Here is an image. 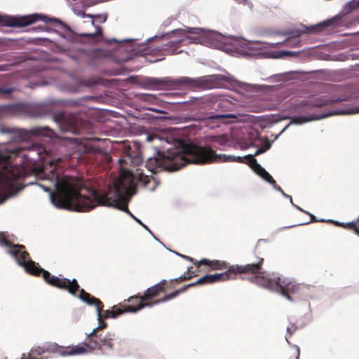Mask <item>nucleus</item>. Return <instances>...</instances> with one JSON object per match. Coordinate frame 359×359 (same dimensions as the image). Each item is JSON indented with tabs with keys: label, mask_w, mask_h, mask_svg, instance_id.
Listing matches in <instances>:
<instances>
[{
	"label": "nucleus",
	"mask_w": 359,
	"mask_h": 359,
	"mask_svg": "<svg viewBox=\"0 0 359 359\" xmlns=\"http://www.w3.org/2000/svg\"><path fill=\"white\" fill-rule=\"evenodd\" d=\"M55 177V191L50 192L52 203L57 208L73 210L77 212H87L97 205L114 207L130 217L133 213L128 208L127 202L122 203L126 196H131L136 193L137 183L147 187L150 177L145 175L139 169L135 173L129 170L122 169L120 177L114 184L113 193L109 191L101 194L98 191L83 188L73 179L64 177L60 179L57 175Z\"/></svg>",
	"instance_id": "1"
},
{
	"label": "nucleus",
	"mask_w": 359,
	"mask_h": 359,
	"mask_svg": "<svg viewBox=\"0 0 359 359\" xmlns=\"http://www.w3.org/2000/svg\"><path fill=\"white\" fill-rule=\"evenodd\" d=\"M226 161L224 156L217 154L209 146H197L180 141L179 147L168 149L166 151L158 149L156 155L147 161L146 167L156 173L177 170L188 163L205 164Z\"/></svg>",
	"instance_id": "2"
},
{
	"label": "nucleus",
	"mask_w": 359,
	"mask_h": 359,
	"mask_svg": "<svg viewBox=\"0 0 359 359\" xmlns=\"http://www.w3.org/2000/svg\"><path fill=\"white\" fill-rule=\"evenodd\" d=\"M0 245L7 248V252L13 256L17 263L22 266L28 273L36 276H42L44 281L49 285L62 290H67L69 294H75L79 288V283L76 279L69 280L63 277L53 276L50 273L41 268L39 264L35 263L29 257V254L26 251L22 245L13 244L4 232H0Z\"/></svg>",
	"instance_id": "3"
},
{
	"label": "nucleus",
	"mask_w": 359,
	"mask_h": 359,
	"mask_svg": "<svg viewBox=\"0 0 359 359\" xmlns=\"http://www.w3.org/2000/svg\"><path fill=\"white\" fill-rule=\"evenodd\" d=\"M20 151L21 149L18 148L0 152V187L4 192L9 195L15 194L24 188L19 181L26 177V170L24 168L13 165L11 160L12 156H18ZM7 198L4 194L0 193V204Z\"/></svg>",
	"instance_id": "4"
},
{
	"label": "nucleus",
	"mask_w": 359,
	"mask_h": 359,
	"mask_svg": "<svg viewBox=\"0 0 359 359\" xmlns=\"http://www.w3.org/2000/svg\"><path fill=\"white\" fill-rule=\"evenodd\" d=\"M264 258L257 257L256 260L244 265H231L224 273L205 275L200 278L197 281L184 285L182 287V291H186L188 288L198 285L214 283L219 281H225L230 279H235L238 275L249 276L248 279L250 281L252 276H257L261 273L262 265L264 264Z\"/></svg>",
	"instance_id": "5"
},
{
	"label": "nucleus",
	"mask_w": 359,
	"mask_h": 359,
	"mask_svg": "<svg viewBox=\"0 0 359 359\" xmlns=\"http://www.w3.org/2000/svg\"><path fill=\"white\" fill-rule=\"evenodd\" d=\"M250 282L279 293L291 302L303 297L306 290L303 285L287 282L285 280H282L280 277L274 278L269 277L266 271H264L263 265H262L261 273H257L256 276H252Z\"/></svg>",
	"instance_id": "6"
},
{
	"label": "nucleus",
	"mask_w": 359,
	"mask_h": 359,
	"mask_svg": "<svg viewBox=\"0 0 359 359\" xmlns=\"http://www.w3.org/2000/svg\"><path fill=\"white\" fill-rule=\"evenodd\" d=\"M144 84L148 88H162L188 87L191 89H212L217 87V76L215 75L205 76L196 79L180 77L179 79H156L147 78Z\"/></svg>",
	"instance_id": "7"
},
{
	"label": "nucleus",
	"mask_w": 359,
	"mask_h": 359,
	"mask_svg": "<svg viewBox=\"0 0 359 359\" xmlns=\"http://www.w3.org/2000/svg\"><path fill=\"white\" fill-rule=\"evenodd\" d=\"M39 20L50 24L53 27H57L64 31L69 30V27L60 20L55 18H50L41 14H32L20 17L0 15V25L4 27H22Z\"/></svg>",
	"instance_id": "8"
},
{
	"label": "nucleus",
	"mask_w": 359,
	"mask_h": 359,
	"mask_svg": "<svg viewBox=\"0 0 359 359\" xmlns=\"http://www.w3.org/2000/svg\"><path fill=\"white\" fill-rule=\"evenodd\" d=\"M174 32L184 36V38L170 41L166 44V46H177L181 43L208 45L212 43L217 38L216 32L199 27H186L183 29L175 30ZM164 46H165V45Z\"/></svg>",
	"instance_id": "9"
},
{
	"label": "nucleus",
	"mask_w": 359,
	"mask_h": 359,
	"mask_svg": "<svg viewBox=\"0 0 359 359\" xmlns=\"http://www.w3.org/2000/svg\"><path fill=\"white\" fill-rule=\"evenodd\" d=\"M340 24V18L335 16L331 19L325 20L320 23H318L313 26L306 27L304 29H295L290 32L287 35L288 38L283 42L277 43V45L282 46L285 44L286 46H299L300 42L296 41V39L299 38L302 34L309 33H318L328 27H334Z\"/></svg>",
	"instance_id": "10"
},
{
	"label": "nucleus",
	"mask_w": 359,
	"mask_h": 359,
	"mask_svg": "<svg viewBox=\"0 0 359 359\" xmlns=\"http://www.w3.org/2000/svg\"><path fill=\"white\" fill-rule=\"evenodd\" d=\"M78 291L79 292V294H78L77 297L81 300H82L83 302L86 303L90 306H95L97 312L98 320L109 318H115L117 316L123 313V310L121 308L120 304H118L117 306H114L112 310L103 311L104 304L99 299L92 296L90 294L86 292L83 289L80 290L79 285V288L75 292V294H74V296L76 295V292ZM72 294L73 295V294Z\"/></svg>",
	"instance_id": "11"
},
{
	"label": "nucleus",
	"mask_w": 359,
	"mask_h": 359,
	"mask_svg": "<svg viewBox=\"0 0 359 359\" xmlns=\"http://www.w3.org/2000/svg\"><path fill=\"white\" fill-rule=\"evenodd\" d=\"M114 334L107 333L104 335L102 334H95V331H92L88 334L83 342V346L87 351H93L102 348L112 349L114 347Z\"/></svg>",
	"instance_id": "12"
},
{
	"label": "nucleus",
	"mask_w": 359,
	"mask_h": 359,
	"mask_svg": "<svg viewBox=\"0 0 359 359\" xmlns=\"http://www.w3.org/2000/svg\"><path fill=\"white\" fill-rule=\"evenodd\" d=\"M53 118L65 132H70L77 134L80 133L81 129L83 127V121L78 115L74 114L59 112L54 114Z\"/></svg>",
	"instance_id": "13"
},
{
	"label": "nucleus",
	"mask_w": 359,
	"mask_h": 359,
	"mask_svg": "<svg viewBox=\"0 0 359 359\" xmlns=\"http://www.w3.org/2000/svg\"><path fill=\"white\" fill-rule=\"evenodd\" d=\"M165 280L161 281L159 283H157L154 286H151V287L148 288L144 292V294L143 295L144 299H145L146 302L151 304V306L175 298L180 293L184 292L182 290L181 288L180 290L174 291L173 292L169 294L165 295L163 298L156 299V298L160 295V294L165 292Z\"/></svg>",
	"instance_id": "14"
},
{
	"label": "nucleus",
	"mask_w": 359,
	"mask_h": 359,
	"mask_svg": "<svg viewBox=\"0 0 359 359\" xmlns=\"http://www.w3.org/2000/svg\"><path fill=\"white\" fill-rule=\"evenodd\" d=\"M341 100H328L323 97H312L308 100H303L295 104L292 109L296 113H309L313 108H320L323 106H325L329 103H334L336 102H340Z\"/></svg>",
	"instance_id": "15"
},
{
	"label": "nucleus",
	"mask_w": 359,
	"mask_h": 359,
	"mask_svg": "<svg viewBox=\"0 0 359 359\" xmlns=\"http://www.w3.org/2000/svg\"><path fill=\"white\" fill-rule=\"evenodd\" d=\"M44 346L46 353H57L62 356L83 355L87 353V350L79 344L74 346L64 347L56 343H48Z\"/></svg>",
	"instance_id": "16"
},
{
	"label": "nucleus",
	"mask_w": 359,
	"mask_h": 359,
	"mask_svg": "<svg viewBox=\"0 0 359 359\" xmlns=\"http://www.w3.org/2000/svg\"><path fill=\"white\" fill-rule=\"evenodd\" d=\"M128 304H119L121 308L125 312H137V311L143 309L144 307H151V304L146 302L144 296L135 295L132 296L127 299Z\"/></svg>",
	"instance_id": "17"
},
{
	"label": "nucleus",
	"mask_w": 359,
	"mask_h": 359,
	"mask_svg": "<svg viewBox=\"0 0 359 359\" xmlns=\"http://www.w3.org/2000/svg\"><path fill=\"white\" fill-rule=\"evenodd\" d=\"M20 135L22 140H26L32 137H54L56 136L55 131L47 126H36L30 130H21Z\"/></svg>",
	"instance_id": "18"
},
{
	"label": "nucleus",
	"mask_w": 359,
	"mask_h": 359,
	"mask_svg": "<svg viewBox=\"0 0 359 359\" xmlns=\"http://www.w3.org/2000/svg\"><path fill=\"white\" fill-rule=\"evenodd\" d=\"M346 114L344 111H330L326 114H312L308 116H294L290 118V123L293 124H302L306 122H309L314 120L321 119L323 118H326L330 116L336 115V114Z\"/></svg>",
	"instance_id": "19"
},
{
	"label": "nucleus",
	"mask_w": 359,
	"mask_h": 359,
	"mask_svg": "<svg viewBox=\"0 0 359 359\" xmlns=\"http://www.w3.org/2000/svg\"><path fill=\"white\" fill-rule=\"evenodd\" d=\"M194 265L198 271H200L199 267L202 265L208 266L210 270L228 269V268L230 266L226 262L219 260H210L208 259H202L200 261H195Z\"/></svg>",
	"instance_id": "20"
},
{
	"label": "nucleus",
	"mask_w": 359,
	"mask_h": 359,
	"mask_svg": "<svg viewBox=\"0 0 359 359\" xmlns=\"http://www.w3.org/2000/svg\"><path fill=\"white\" fill-rule=\"evenodd\" d=\"M27 112L31 116L39 117L49 112V107L46 104L30 105L27 107Z\"/></svg>",
	"instance_id": "21"
},
{
	"label": "nucleus",
	"mask_w": 359,
	"mask_h": 359,
	"mask_svg": "<svg viewBox=\"0 0 359 359\" xmlns=\"http://www.w3.org/2000/svg\"><path fill=\"white\" fill-rule=\"evenodd\" d=\"M329 222L334 223L336 226L339 227H343L349 230H354L355 225L359 224V217L355 220L347 223L334 222L332 220H329Z\"/></svg>",
	"instance_id": "22"
},
{
	"label": "nucleus",
	"mask_w": 359,
	"mask_h": 359,
	"mask_svg": "<svg viewBox=\"0 0 359 359\" xmlns=\"http://www.w3.org/2000/svg\"><path fill=\"white\" fill-rule=\"evenodd\" d=\"M90 55L93 58H103L107 56V53L102 48H95L91 51Z\"/></svg>",
	"instance_id": "23"
},
{
	"label": "nucleus",
	"mask_w": 359,
	"mask_h": 359,
	"mask_svg": "<svg viewBox=\"0 0 359 359\" xmlns=\"http://www.w3.org/2000/svg\"><path fill=\"white\" fill-rule=\"evenodd\" d=\"M259 177H261L262 179H264L265 181H266L271 185H274L276 184V180L266 170L263 172H262Z\"/></svg>",
	"instance_id": "24"
},
{
	"label": "nucleus",
	"mask_w": 359,
	"mask_h": 359,
	"mask_svg": "<svg viewBox=\"0 0 359 359\" xmlns=\"http://www.w3.org/2000/svg\"><path fill=\"white\" fill-rule=\"evenodd\" d=\"M259 177H261L262 179H264L265 181H266L271 185H274L276 184V180L266 170L263 172H262Z\"/></svg>",
	"instance_id": "25"
},
{
	"label": "nucleus",
	"mask_w": 359,
	"mask_h": 359,
	"mask_svg": "<svg viewBox=\"0 0 359 359\" xmlns=\"http://www.w3.org/2000/svg\"><path fill=\"white\" fill-rule=\"evenodd\" d=\"M271 147V143L269 141V140L266 138V141L263 145L262 147L258 149L256 152L255 153V156H258L262 153H264L266 151H267L268 149H269Z\"/></svg>",
	"instance_id": "26"
},
{
	"label": "nucleus",
	"mask_w": 359,
	"mask_h": 359,
	"mask_svg": "<svg viewBox=\"0 0 359 359\" xmlns=\"http://www.w3.org/2000/svg\"><path fill=\"white\" fill-rule=\"evenodd\" d=\"M32 354H33L35 357L36 356H40L43 353H46L44 350V346H36L34 348H32L30 351Z\"/></svg>",
	"instance_id": "27"
},
{
	"label": "nucleus",
	"mask_w": 359,
	"mask_h": 359,
	"mask_svg": "<svg viewBox=\"0 0 359 359\" xmlns=\"http://www.w3.org/2000/svg\"><path fill=\"white\" fill-rule=\"evenodd\" d=\"M146 141L148 142H151L154 141H157L160 143H164L165 142L163 140V139L160 138L158 135H147L146 138Z\"/></svg>",
	"instance_id": "28"
},
{
	"label": "nucleus",
	"mask_w": 359,
	"mask_h": 359,
	"mask_svg": "<svg viewBox=\"0 0 359 359\" xmlns=\"http://www.w3.org/2000/svg\"><path fill=\"white\" fill-rule=\"evenodd\" d=\"M255 168L253 169V171L257 174L259 176L263 172L265 169L261 166L260 164H259L257 162L255 163Z\"/></svg>",
	"instance_id": "29"
},
{
	"label": "nucleus",
	"mask_w": 359,
	"mask_h": 359,
	"mask_svg": "<svg viewBox=\"0 0 359 359\" xmlns=\"http://www.w3.org/2000/svg\"><path fill=\"white\" fill-rule=\"evenodd\" d=\"M192 276H193L192 275L187 276V275L184 274V275H182L181 276H180L178 278H175V280H172L171 281L172 282L175 281L177 283H180L181 281L189 280L191 278Z\"/></svg>",
	"instance_id": "30"
},
{
	"label": "nucleus",
	"mask_w": 359,
	"mask_h": 359,
	"mask_svg": "<svg viewBox=\"0 0 359 359\" xmlns=\"http://www.w3.org/2000/svg\"><path fill=\"white\" fill-rule=\"evenodd\" d=\"M100 325L95 328L93 331H95V334H98L100 330L107 327V325L105 322L102 321V319L99 320Z\"/></svg>",
	"instance_id": "31"
},
{
	"label": "nucleus",
	"mask_w": 359,
	"mask_h": 359,
	"mask_svg": "<svg viewBox=\"0 0 359 359\" xmlns=\"http://www.w3.org/2000/svg\"><path fill=\"white\" fill-rule=\"evenodd\" d=\"M272 186H273V187L276 190H277V191H280V193H281V194H283L285 198H289L290 199V201H292V196H290V195L286 194L284 192V191L282 189V188H281L279 185H278V184H277V183H276V184H275L274 185H272Z\"/></svg>",
	"instance_id": "32"
},
{
	"label": "nucleus",
	"mask_w": 359,
	"mask_h": 359,
	"mask_svg": "<svg viewBox=\"0 0 359 359\" xmlns=\"http://www.w3.org/2000/svg\"><path fill=\"white\" fill-rule=\"evenodd\" d=\"M249 159V165L251 167V168L253 170L255 168V163L257 162V160L253 157V156H248Z\"/></svg>",
	"instance_id": "33"
},
{
	"label": "nucleus",
	"mask_w": 359,
	"mask_h": 359,
	"mask_svg": "<svg viewBox=\"0 0 359 359\" xmlns=\"http://www.w3.org/2000/svg\"><path fill=\"white\" fill-rule=\"evenodd\" d=\"M13 89L11 88H0V93L1 94H11Z\"/></svg>",
	"instance_id": "34"
},
{
	"label": "nucleus",
	"mask_w": 359,
	"mask_h": 359,
	"mask_svg": "<svg viewBox=\"0 0 359 359\" xmlns=\"http://www.w3.org/2000/svg\"><path fill=\"white\" fill-rule=\"evenodd\" d=\"M297 330V327L294 325H292L291 327H288L287 328V333L289 334V337L293 334L294 332Z\"/></svg>",
	"instance_id": "35"
},
{
	"label": "nucleus",
	"mask_w": 359,
	"mask_h": 359,
	"mask_svg": "<svg viewBox=\"0 0 359 359\" xmlns=\"http://www.w3.org/2000/svg\"><path fill=\"white\" fill-rule=\"evenodd\" d=\"M102 30L100 27L97 28V32L95 34H84L85 36H100L102 34Z\"/></svg>",
	"instance_id": "36"
},
{
	"label": "nucleus",
	"mask_w": 359,
	"mask_h": 359,
	"mask_svg": "<svg viewBox=\"0 0 359 359\" xmlns=\"http://www.w3.org/2000/svg\"><path fill=\"white\" fill-rule=\"evenodd\" d=\"M43 149L41 147H34L32 149L30 150V151H32L34 150H36L37 151V155H38V158L36 159H35L36 161L37 159H39L40 158V153L41 151L43 150Z\"/></svg>",
	"instance_id": "37"
},
{
	"label": "nucleus",
	"mask_w": 359,
	"mask_h": 359,
	"mask_svg": "<svg viewBox=\"0 0 359 359\" xmlns=\"http://www.w3.org/2000/svg\"><path fill=\"white\" fill-rule=\"evenodd\" d=\"M40 29H43L44 31H46L48 32H57L56 29H55L53 28H50L48 26H44L43 28L40 27Z\"/></svg>",
	"instance_id": "38"
},
{
	"label": "nucleus",
	"mask_w": 359,
	"mask_h": 359,
	"mask_svg": "<svg viewBox=\"0 0 359 359\" xmlns=\"http://www.w3.org/2000/svg\"><path fill=\"white\" fill-rule=\"evenodd\" d=\"M224 116L223 115H215V116H211L209 117L210 119H221L223 118Z\"/></svg>",
	"instance_id": "39"
},
{
	"label": "nucleus",
	"mask_w": 359,
	"mask_h": 359,
	"mask_svg": "<svg viewBox=\"0 0 359 359\" xmlns=\"http://www.w3.org/2000/svg\"><path fill=\"white\" fill-rule=\"evenodd\" d=\"M183 258L186 259L187 260H189L191 262H193L194 264L195 261H196V259H193L192 257H189V256H185V255H181Z\"/></svg>",
	"instance_id": "40"
},
{
	"label": "nucleus",
	"mask_w": 359,
	"mask_h": 359,
	"mask_svg": "<svg viewBox=\"0 0 359 359\" xmlns=\"http://www.w3.org/2000/svg\"><path fill=\"white\" fill-rule=\"evenodd\" d=\"M131 217H133L137 222H138L139 224H140L142 226H143L144 228L147 229V226L143 224V223L141 222V220H140L139 219H137L136 217H135L133 215L131 216Z\"/></svg>",
	"instance_id": "41"
},
{
	"label": "nucleus",
	"mask_w": 359,
	"mask_h": 359,
	"mask_svg": "<svg viewBox=\"0 0 359 359\" xmlns=\"http://www.w3.org/2000/svg\"><path fill=\"white\" fill-rule=\"evenodd\" d=\"M90 152L93 154L100 153V149L98 148L92 147L90 149Z\"/></svg>",
	"instance_id": "42"
},
{
	"label": "nucleus",
	"mask_w": 359,
	"mask_h": 359,
	"mask_svg": "<svg viewBox=\"0 0 359 359\" xmlns=\"http://www.w3.org/2000/svg\"><path fill=\"white\" fill-rule=\"evenodd\" d=\"M353 231L359 236V224L355 225Z\"/></svg>",
	"instance_id": "43"
},
{
	"label": "nucleus",
	"mask_w": 359,
	"mask_h": 359,
	"mask_svg": "<svg viewBox=\"0 0 359 359\" xmlns=\"http://www.w3.org/2000/svg\"><path fill=\"white\" fill-rule=\"evenodd\" d=\"M310 216H311V222H317V221H318V220L316 219V217H315L313 215L310 214Z\"/></svg>",
	"instance_id": "44"
},
{
	"label": "nucleus",
	"mask_w": 359,
	"mask_h": 359,
	"mask_svg": "<svg viewBox=\"0 0 359 359\" xmlns=\"http://www.w3.org/2000/svg\"><path fill=\"white\" fill-rule=\"evenodd\" d=\"M351 114H355V113H359V106L357 107L355 110H353V111L350 112Z\"/></svg>",
	"instance_id": "45"
},
{
	"label": "nucleus",
	"mask_w": 359,
	"mask_h": 359,
	"mask_svg": "<svg viewBox=\"0 0 359 359\" xmlns=\"http://www.w3.org/2000/svg\"><path fill=\"white\" fill-rule=\"evenodd\" d=\"M157 147H158V149H161V148H164V146H163V145H162V144H161V145H158V146H157Z\"/></svg>",
	"instance_id": "46"
},
{
	"label": "nucleus",
	"mask_w": 359,
	"mask_h": 359,
	"mask_svg": "<svg viewBox=\"0 0 359 359\" xmlns=\"http://www.w3.org/2000/svg\"><path fill=\"white\" fill-rule=\"evenodd\" d=\"M188 272H189V273H191V270H190V268H189V269H188Z\"/></svg>",
	"instance_id": "47"
},
{
	"label": "nucleus",
	"mask_w": 359,
	"mask_h": 359,
	"mask_svg": "<svg viewBox=\"0 0 359 359\" xmlns=\"http://www.w3.org/2000/svg\"><path fill=\"white\" fill-rule=\"evenodd\" d=\"M285 339L287 340V341L289 343V341L287 339V337H285Z\"/></svg>",
	"instance_id": "48"
},
{
	"label": "nucleus",
	"mask_w": 359,
	"mask_h": 359,
	"mask_svg": "<svg viewBox=\"0 0 359 359\" xmlns=\"http://www.w3.org/2000/svg\"><path fill=\"white\" fill-rule=\"evenodd\" d=\"M358 5H359V0H358Z\"/></svg>",
	"instance_id": "49"
}]
</instances>
